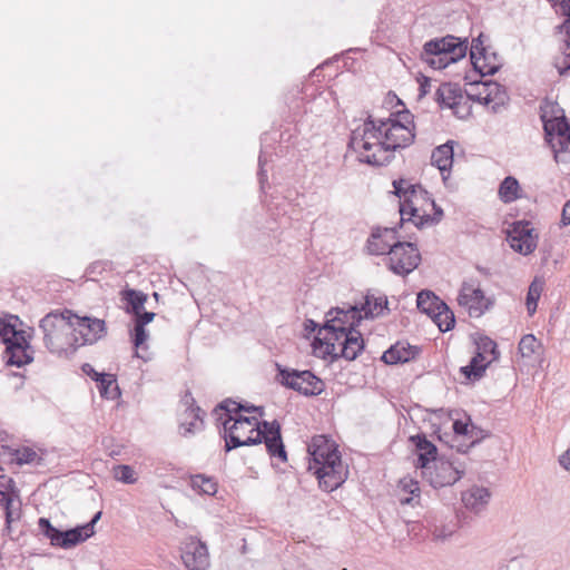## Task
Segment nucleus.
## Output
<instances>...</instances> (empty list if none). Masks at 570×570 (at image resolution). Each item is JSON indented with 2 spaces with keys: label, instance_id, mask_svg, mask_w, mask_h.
Listing matches in <instances>:
<instances>
[{
  "label": "nucleus",
  "instance_id": "obj_27",
  "mask_svg": "<svg viewBox=\"0 0 570 570\" xmlns=\"http://www.w3.org/2000/svg\"><path fill=\"white\" fill-rule=\"evenodd\" d=\"M399 490V501L402 505H416L420 503L421 489L416 480L411 478L401 479Z\"/></svg>",
  "mask_w": 570,
  "mask_h": 570
},
{
  "label": "nucleus",
  "instance_id": "obj_16",
  "mask_svg": "<svg viewBox=\"0 0 570 570\" xmlns=\"http://www.w3.org/2000/svg\"><path fill=\"white\" fill-rule=\"evenodd\" d=\"M385 264L396 275H407L414 271L420 262V252H386Z\"/></svg>",
  "mask_w": 570,
  "mask_h": 570
},
{
  "label": "nucleus",
  "instance_id": "obj_47",
  "mask_svg": "<svg viewBox=\"0 0 570 570\" xmlns=\"http://www.w3.org/2000/svg\"><path fill=\"white\" fill-rule=\"evenodd\" d=\"M13 456L19 465L32 463L38 459L37 452L31 448L17 449Z\"/></svg>",
  "mask_w": 570,
  "mask_h": 570
},
{
  "label": "nucleus",
  "instance_id": "obj_2",
  "mask_svg": "<svg viewBox=\"0 0 570 570\" xmlns=\"http://www.w3.org/2000/svg\"><path fill=\"white\" fill-rule=\"evenodd\" d=\"M313 342L315 353L353 361L364 348L362 334L355 328L364 318L360 306L335 307Z\"/></svg>",
  "mask_w": 570,
  "mask_h": 570
},
{
  "label": "nucleus",
  "instance_id": "obj_12",
  "mask_svg": "<svg viewBox=\"0 0 570 570\" xmlns=\"http://www.w3.org/2000/svg\"><path fill=\"white\" fill-rule=\"evenodd\" d=\"M560 10L566 20L558 28L564 35V38L560 47V55L554 58L553 65L559 75L564 76L570 71V0H562L560 2Z\"/></svg>",
  "mask_w": 570,
  "mask_h": 570
},
{
  "label": "nucleus",
  "instance_id": "obj_5",
  "mask_svg": "<svg viewBox=\"0 0 570 570\" xmlns=\"http://www.w3.org/2000/svg\"><path fill=\"white\" fill-rule=\"evenodd\" d=\"M468 52V41L454 36L435 38L424 43L421 59L433 69H443L463 59Z\"/></svg>",
  "mask_w": 570,
  "mask_h": 570
},
{
  "label": "nucleus",
  "instance_id": "obj_62",
  "mask_svg": "<svg viewBox=\"0 0 570 570\" xmlns=\"http://www.w3.org/2000/svg\"><path fill=\"white\" fill-rule=\"evenodd\" d=\"M488 86H489V87L498 88V83H489Z\"/></svg>",
  "mask_w": 570,
  "mask_h": 570
},
{
  "label": "nucleus",
  "instance_id": "obj_34",
  "mask_svg": "<svg viewBox=\"0 0 570 570\" xmlns=\"http://www.w3.org/2000/svg\"><path fill=\"white\" fill-rule=\"evenodd\" d=\"M499 198L505 203L510 204L521 196V187L517 178L513 176L505 177L500 186H499Z\"/></svg>",
  "mask_w": 570,
  "mask_h": 570
},
{
  "label": "nucleus",
  "instance_id": "obj_8",
  "mask_svg": "<svg viewBox=\"0 0 570 570\" xmlns=\"http://www.w3.org/2000/svg\"><path fill=\"white\" fill-rule=\"evenodd\" d=\"M101 512H97L90 522L67 531L56 529L48 519L40 518L38 521L42 534L50 540L51 546L62 549H70L85 542L95 534V524L100 519Z\"/></svg>",
  "mask_w": 570,
  "mask_h": 570
},
{
  "label": "nucleus",
  "instance_id": "obj_21",
  "mask_svg": "<svg viewBox=\"0 0 570 570\" xmlns=\"http://www.w3.org/2000/svg\"><path fill=\"white\" fill-rule=\"evenodd\" d=\"M462 99L461 89L454 83H441L435 91V101L441 108L454 109Z\"/></svg>",
  "mask_w": 570,
  "mask_h": 570
},
{
  "label": "nucleus",
  "instance_id": "obj_13",
  "mask_svg": "<svg viewBox=\"0 0 570 570\" xmlns=\"http://www.w3.org/2000/svg\"><path fill=\"white\" fill-rule=\"evenodd\" d=\"M508 240L512 249H535L538 234L530 222L519 220L508 230Z\"/></svg>",
  "mask_w": 570,
  "mask_h": 570
},
{
  "label": "nucleus",
  "instance_id": "obj_26",
  "mask_svg": "<svg viewBox=\"0 0 570 570\" xmlns=\"http://www.w3.org/2000/svg\"><path fill=\"white\" fill-rule=\"evenodd\" d=\"M453 141H448L436 147L431 155V163L441 171L445 179L444 173H449L453 164Z\"/></svg>",
  "mask_w": 570,
  "mask_h": 570
},
{
  "label": "nucleus",
  "instance_id": "obj_18",
  "mask_svg": "<svg viewBox=\"0 0 570 570\" xmlns=\"http://www.w3.org/2000/svg\"><path fill=\"white\" fill-rule=\"evenodd\" d=\"M410 441L417 451L416 468L422 470L440 458L438 456V448L424 434L412 435Z\"/></svg>",
  "mask_w": 570,
  "mask_h": 570
},
{
  "label": "nucleus",
  "instance_id": "obj_33",
  "mask_svg": "<svg viewBox=\"0 0 570 570\" xmlns=\"http://www.w3.org/2000/svg\"><path fill=\"white\" fill-rule=\"evenodd\" d=\"M6 510V530L10 532L11 523L19 520L21 515L20 501L17 495L1 492Z\"/></svg>",
  "mask_w": 570,
  "mask_h": 570
},
{
  "label": "nucleus",
  "instance_id": "obj_55",
  "mask_svg": "<svg viewBox=\"0 0 570 570\" xmlns=\"http://www.w3.org/2000/svg\"><path fill=\"white\" fill-rule=\"evenodd\" d=\"M265 163H266V160H265L263 154H261L259 158H258V165H259L258 177H259L261 184H263L267 179L266 171L264 170Z\"/></svg>",
  "mask_w": 570,
  "mask_h": 570
},
{
  "label": "nucleus",
  "instance_id": "obj_37",
  "mask_svg": "<svg viewBox=\"0 0 570 570\" xmlns=\"http://www.w3.org/2000/svg\"><path fill=\"white\" fill-rule=\"evenodd\" d=\"M95 380L99 382L98 389L101 396L116 399L119 395V389L112 374L95 373Z\"/></svg>",
  "mask_w": 570,
  "mask_h": 570
},
{
  "label": "nucleus",
  "instance_id": "obj_31",
  "mask_svg": "<svg viewBox=\"0 0 570 570\" xmlns=\"http://www.w3.org/2000/svg\"><path fill=\"white\" fill-rule=\"evenodd\" d=\"M416 304L422 313L432 317L444 305V302L433 292L425 289L417 294Z\"/></svg>",
  "mask_w": 570,
  "mask_h": 570
},
{
  "label": "nucleus",
  "instance_id": "obj_51",
  "mask_svg": "<svg viewBox=\"0 0 570 570\" xmlns=\"http://www.w3.org/2000/svg\"><path fill=\"white\" fill-rule=\"evenodd\" d=\"M431 206L434 210L433 216L430 215V226L439 223L443 216V210L441 207H439L434 200H431Z\"/></svg>",
  "mask_w": 570,
  "mask_h": 570
},
{
  "label": "nucleus",
  "instance_id": "obj_35",
  "mask_svg": "<svg viewBox=\"0 0 570 570\" xmlns=\"http://www.w3.org/2000/svg\"><path fill=\"white\" fill-rule=\"evenodd\" d=\"M184 420L180 423V433L186 436L199 431L203 426V419L200 416L199 407L186 409Z\"/></svg>",
  "mask_w": 570,
  "mask_h": 570
},
{
  "label": "nucleus",
  "instance_id": "obj_39",
  "mask_svg": "<svg viewBox=\"0 0 570 570\" xmlns=\"http://www.w3.org/2000/svg\"><path fill=\"white\" fill-rule=\"evenodd\" d=\"M543 287H544V281L539 277H535L529 286L525 304H527V309L530 315H533L534 312L537 311L538 301L541 296Z\"/></svg>",
  "mask_w": 570,
  "mask_h": 570
},
{
  "label": "nucleus",
  "instance_id": "obj_61",
  "mask_svg": "<svg viewBox=\"0 0 570 570\" xmlns=\"http://www.w3.org/2000/svg\"><path fill=\"white\" fill-rule=\"evenodd\" d=\"M487 63H495V62L492 61L491 58L487 56Z\"/></svg>",
  "mask_w": 570,
  "mask_h": 570
},
{
  "label": "nucleus",
  "instance_id": "obj_30",
  "mask_svg": "<svg viewBox=\"0 0 570 570\" xmlns=\"http://www.w3.org/2000/svg\"><path fill=\"white\" fill-rule=\"evenodd\" d=\"M549 145L557 163H570V134H559L549 138Z\"/></svg>",
  "mask_w": 570,
  "mask_h": 570
},
{
  "label": "nucleus",
  "instance_id": "obj_1",
  "mask_svg": "<svg viewBox=\"0 0 570 570\" xmlns=\"http://www.w3.org/2000/svg\"><path fill=\"white\" fill-rule=\"evenodd\" d=\"M411 114H399V119H374L368 116L352 130L348 148L357 154L358 160L372 166L387 165L394 151L409 147L415 138L410 124Z\"/></svg>",
  "mask_w": 570,
  "mask_h": 570
},
{
  "label": "nucleus",
  "instance_id": "obj_40",
  "mask_svg": "<svg viewBox=\"0 0 570 570\" xmlns=\"http://www.w3.org/2000/svg\"><path fill=\"white\" fill-rule=\"evenodd\" d=\"M431 318L439 326L441 332L452 330L455 323L454 314L445 303Z\"/></svg>",
  "mask_w": 570,
  "mask_h": 570
},
{
  "label": "nucleus",
  "instance_id": "obj_20",
  "mask_svg": "<svg viewBox=\"0 0 570 570\" xmlns=\"http://www.w3.org/2000/svg\"><path fill=\"white\" fill-rule=\"evenodd\" d=\"M419 354V348L406 342H397L392 345L382 355V361L386 364L406 363Z\"/></svg>",
  "mask_w": 570,
  "mask_h": 570
},
{
  "label": "nucleus",
  "instance_id": "obj_56",
  "mask_svg": "<svg viewBox=\"0 0 570 570\" xmlns=\"http://www.w3.org/2000/svg\"><path fill=\"white\" fill-rule=\"evenodd\" d=\"M561 222L563 225L570 224V200H568L563 206Z\"/></svg>",
  "mask_w": 570,
  "mask_h": 570
},
{
  "label": "nucleus",
  "instance_id": "obj_6",
  "mask_svg": "<svg viewBox=\"0 0 570 570\" xmlns=\"http://www.w3.org/2000/svg\"><path fill=\"white\" fill-rule=\"evenodd\" d=\"M308 470L316 475L320 487L327 492L342 485L348 475L347 466L343 464L338 451L331 455L311 456Z\"/></svg>",
  "mask_w": 570,
  "mask_h": 570
},
{
  "label": "nucleus",
  "instance_id": "obj_53",
  "mask_svg": "<svg viewBox=\"0 0 570 570\" xmlns=\"http://www.w3.org/2000/svg\"><path fill=\"white\" fill-rule=\"evenodd\" d=\"M453 430L456 434L465 435L468 434L469 425L462 421H455L453 423Z\"/></svg>",
  "mask_w": 570,
  "mask_h": 570
},
{
  "label": "nucleus",
  "instance_id": "obj_24",
  "mask_svg": "<svg viewBox=\"0 0 570 570\" xmlns=\"http://www.w3.org/2000/svg\"><path fill=\"white\" fill-rule=\"evenodd\" d=\"M29 350L30 345L26 340L24 342L20 340L18 342L11 343V345H8L6 350L7 354L9 355L7 363L18 367L30 363L33 358Z\"/></svg>",
  "mask_w": 570,
  "mask_h": 570
},
{
  "label": "nucleus",
  "instance_id": "obj_46",
  "mask_svg": "<svg viewBox=\"0 0 570 570\" xmlns=\"http://www.w3.org/2000/svg\"><path fill=\"white\" fill-rule=\"evenodd\" d=\"M114 478L125 484H134L137 481L134 469L126 464L117 465L114 468Z\"/></svg>",
  "mask_w": 570,
  "mask_h": 570
},
{
  "label": "nucleus",
  "instance_id": "obj_38",
  "mask_svg": "<svg viewBox=\"0 0 570 570\" xmlns=\"http://www.w3.org/2000/svg\"><path fill=\"white\" fill-rule=\"evenodd\" d=\"M122 301H125L128 305V311H130L134 315L140 313L145 308V304L147 302V295L140 291L136 289H125L122 293Z\"/></svg>",
  "mask_w": 570,
  "mask_h": 570
},
{
  "label": "nucleus",
  "instance_id": "obj_29",
  "mask_svg": "<svg viewBox=\"0 0 570 570\" xmlns=\"http://www.w3.org/2000/svg\"><path fill=\"white\" fill-rule=\"evenodd\" d=\"M541 118L543 121V129L548 142L549 138H553L559 134H570V125L567 122L563 115L548 118L546 112H543Z\"/></svg>",
  "mask_w": 570,
  "mask_h": 570
},
{
  "label": "nucleus",
  "instance_id": "obj_58",
  "mask_svg": "<svg viewBox=\"0 0 570 570\" xmlns=\"http://www.w3.org/2000/svg\"><path fill=\"white\" fill-rule=\"evenodd\" d=\"M316 327H317V324L314 321L307 320L305 322V330L306 331H315Z\"/></svg>",
  "mask_w": 570,
  "mask_h": 570
},
{
  "label": "nucleus",
  "instance_id": "obj_43",
  "mask_svg": "<svg viewBox=\"0 0 570 570\" xmlns=\"http://www.w3.org/2000/svg\"><path fill=\"white\" fill-rule=\"evenodd\" d=\"M540 348V343L534 335H524L519 343V352L523 357H532Z\"/></svg>",
  "mask_w": 570,
  "mask_h": 570
},
{
  "label": "nucleus",
  "instance_id": "obj_11",
  "mask_svg": "<svg viewBox=\"0 0 570 570\" xmlns=\"http://www.w3.org/2000/svg\"><path fill=\"white\" fill-rule=\"evenodd\" d=\"M75 333H78L79 346L95 344L107 335V327L104 320L96 317H80L73 314Z\"/></svg>",
  "mask_w": 570,
  "mask_h": 570
},
{
  "label": "nucleus",
  "instance_id": "obj_3",
  "mask_svg": "<svg viewBox=\"0 0 570 570\" xmlns=\"http://www.w3.org/2000/svg\"><path fill=\"white\" fill-rule=\"evenodd\" d=\"M262 425L263 428L255 416L238 415L225 419L223 428L226 451L264 442L271 456L285 462L287 455L281 436L279 423L264 421Z\"/></svg>",
  "mask_w": 570,
  "mask_h": 570
},
{
  "label": "nucleus",
  "instance_id": "obj_4",
  "mask_svg": "<svg viewBox=\"0 0 570 570\" xmlns=\"http://www.w3.org/2000/svg\"><path fill=\"white\" fill-rule=\"evenodd\" d=\"M39 327L43 333L45 345L51 353L69 357L79 347L71 311L48 313L40 321Z\"/></svg>",
  "mask_w": 570,
  "mask_h": 570
},
{
  "label": "nucleus",
  "instance_id": "obj_15",
  "mask_svg": "<svg viewBox=\"0 0 570 570\" xmlns=\"http://www.w3.org/2000/svg\"><path fill=\"white\" fill-rule=\"evenodd\" d=\"M413 247L411 242H401L393 227H375L367 239V249H399L403 246Z\"/></svg>",
  "mask_w": 570,
  "mask_h": 570
},
{
  "label": "nucleus",
  "instance_id": "obj_36",
  "mask_svg": "<svg viewBox=\"0 0 570 570\" xmlns=\"http://www.w3.org/2000/svg\"><path fill=\"white\" fill-rule=\"evenodd\" d=\"M334 451H338L337 445L325 435L314 436L308 444V454L311 456L331 455Z\"/></svg>",
  "mask_w": 570,
  "mask_h": 570
},
{
  "label": "nucleus",
  "instance_id": "obj_54",
  "mask_svg": "<svg viewBox=\"0 0 570 570\" xmlns=\"http://www.w3.org/2000/svg\"><path fill=\"white\" fill-rule=\"evenodd\" d=\"M559 463L564 470L570 472V449L560 455Z\"/></svg>",
  "mask_w": 570,
  "mask_h": 570
},
{
  "label": "nucleus",
  "instance_id": "obj_41",
  "mask_svg": "<svg viewBox=\"0 0 570 570\" xmlns=\"http://www.w3.org/2000/svg\"><path fill=\"white\" fill-rule=\"evenodd\" d=\"M148 333L145 330V326L141 325H135L134 333H132V343L136 347V356L142 358L144 361H148L150 358L149 354H145V351L147 350V346L145 345L146 341L148 340Z\"/></svg>",
  "mask_w": 570,
  "mask_h": 570
},
{
  "label": "nucleus",
  "instance_id": "obj_48",
  "mask_svg": "<svg viewBox=\"0 0 570 570\" xmlns=\"http://www.w3.org/2000/svg\"><path fill=\"white\" fill-rule=\"evenodd\" d=\"M544 256L541 259V265L547 272H552L557 268V265L563 259L561 252H544Z\"/></svg>",
  "mask_w": 570,
  "mask_h": 570
},
{
  "label": "nucleus",
  "instance_id": "obj_59",
  "mask_svg": "<svg viewBox=\"0 0 570 570\" xmlns=\"http://www.w3.org/2000/svg\"><path fill=\"white\" fill-rule=\"evenodd\" d=\"M479 100L485 106L490 105V102L492 101L491 94H488L484 97H479Z\"/></svg>",
  "mask_w": 570,
  "mask_h": 570
},
{
  "label": "nucleus",
  "instance_id": "obj_45",
  "mask_svg": "<svg viewBox=\"0 0 570 570\" xmlns=\"http://www.w3.org/2000/svg\"><path fill=\"white\" fill-rule=\"evenodd\" d=\"M191 487L209 495L215 494L217 491V484L212 479L200 474L191 478Z\"/></svg>",
  "mask_w": 570,
  "mask_h": 570
},
{
  "label": "nucleus",
  "instance_id": "obj_60",
  "mask_svg": "<svg viewBox=\"0 0 570 570\" xmlns=\"http://www.w3.org/2000/svg\"><path fill=\"white\" fill-rule=\"evenodd\" d=\"M478 271H480V272H482V273H484V274H487V275L489 274V271H488V269H483V268H481V267H479V266H478Z\"/></svg>",
  "mask_w": 570,
  "mask_h": 570
},
{
  "label": "nucleus",
  "instance_id": "obj_49",
  "mask_svg": "<svg viewBox=\"0 0 570 570\" xmlns=\"http://www.w3.org/2000/svg\"><path fill=\"white\" fill-rule=\"evenodd\" d=\"M155 313L146 312L145 308L135 315V325L146 326L155 318Z\"/></svg>",
  "mask_w": 570,
  "mask_h": 570
},
{
  "label": "nucleus",
  "instance_id": "obj_63",
  "mask_svg": "<svg viewBox=\"0 0 570 570\" xmlns=\"http://www.w3.org/2000/svg\"><path fill=\"white\" fill-rule=\"evenodd\" d=\"M522 253H523L524 255H528V254H529L530 252H528V250H524V252H522Z\"/></svg>",
  "mask_w": 570,
  "mask_h": 570
},
{
  "label": "nucleus",
  "instance_id": "obj_28",
  "mask_svg": "<svg viewBox=\"0 0 570 570\" xmlns=\"http://www.w3.org/2000/svg\"><path fill=\"white\" fill-rule=\"evenodd\" d=\"M492 361L483 353H475L466 366L461 367L462 374L468 380H479Z\"/></svg>",
  "mask_w": 570,
  "mask_h": 570
},
{
  "label": "nucleus",
  "instance_id": "obj_10",
  "mask_svg": "<svg viewBox=\"0 0 570 570\" xmlns=\"http://www.w3.org/2000/svg\"><path fill=\"white\" fill-rule=\"evenodd\" d=\"M458 303L472 317H480L491 305V301L485 297L479 283L474 281L462 283L458 295Z\"/></svg>",
  "mask_w": 570,
  "mask_h": 570
},
{
  "label": "nucleus",
  "instance_id": "obj_17",
  "mask_svg": "<svg viewBox=\"0 0 570 570\" xmlns=\"http://www.w3.org/2000/svg\"><path fill=\"white\" fill-rule=\"evenodd\" d=\"M470 60L474 70L481 76L494 75L500 68L498 63H487V49L483 46L482 35L472 40Z\"/></svg>",
  "mask_w": 570,
  "mask_h": 570
},
{
  "label": "nucleus",
  "instance_id": "obj_44",
  "mask_svg": "<svg viewBox=\"0 0 570 570\" xmlns=\"http://www.w3.org/2000/svg\"><path fill=\"white\" fill-rule=\"evenodd\" d=\"M476 353H483L489 360L495 361L498 358L497 344L488 336H481L475 342Z\"/></svg>",
  "mask_w": 570,
  "mask_h": 570
},
{
  "label": "nucleus",
  "instance_id": "obj_42",
  "mask_svg": "<svg viewBox=\"0 0 570 570\" xmlns=\"http://www.w3.org/2000/svg\"><path fill=\"white\" fill-rule=\"evenodd\" d=\"M0 338L7 346L20 340L24 342L23 333L17 331L14 324L11 323H0Z\"/></svg>",
  "mask_w": 570,
  "mask_h": 570
},
{
  "label": "nucleus",
  "instance_id": "obj_52",
  "mask_svg": "<svg viewBox=\"0 0 570 570\" xmlns=\"http://www.w3.org/2000/svg\"><path fill=\"white\" fill-rule=\"evenodd\" d=\"M498 570H522V563L518 559H512L508 563L500 566Z\"/></svg>",
  "mask_w": 570,
  "mask_h": 570
},
{
  "label": "nucleus",
  "instance_id": "obj_23",
  "mask_svg": "<svg viewBox=\"0 0 570 570\" xmlns=\"http://www.w3.org/2000/svg\"><path fill=\"white\" fill-rule=\"evenodd\" d=\"M416 203L400 204L401 223H413L417 228L430 226V215L416 207Z\"/></svg>",
  "mask_w": 570,
  "mask_h": 570
},
{
  "label": "nucleus",
  "instance_id": "obj_50",
  "mask_svg": "<svg viewBox=\"0 0 570 570\" xmlns=\"http://www.w3.org/2000/svg\"><path fill=\"white\" fill-rule=\"evenodd\" d=\"M420 88H419V98H423L430 92L431 89V80L428 77H422L419 79Z\"/></svg>",
  "mask_w": 570,
  "mask_h": 570
},
{
  "label": "nucleus",
  "instance_id": "obj_57",
  "mask_svg": "<svg viewBox=\"0 0 570 570\" xmlns=\"http://www.w3.org/2000/svg\"><path fill=\"white\" fill-rule=\"evenodd\" d=\"M82 371L87 375L92 376V379L95 380V373H97V372L95 371V368L90 364H88V363L83 364L82 365Z\"/></svg>",
  "mask_w": 570,
  "mask_h": 570
},
{
  "label": "nucleus",
  "instance_id": "obj_22",
  "mask_svg": "<svg viewBox=\"0 0 570 570\" xmlns=\"http://www.w3.org/2000/svg\"><path fill=\"white\" fill-rule=\"evenodd\" d=\"M393 187L395 195L401 199L403 198L401 204L416 203L428 194L420 185H414L403 178L394 180Z\"/></svg>",
  "mask_w": 570,
  "mask_h": 570
},
{
  "label": "nucleus",
  "instance_id": "obj_32",
  "mask_svg": "<svg viewBox=\"0 0 570 570\" xmlns=\"http://www.w3.org/2000/svg\"><path fill=\"white\" fill-rule=\"evenodd\" d=\"M224 411V413L219 414L218 421L223 423L225 419H228V416H238L239 412L244 411L247 413L252 412H259V416L263 415V411L259 407L256 406H245L242 405L235 401L226 400L223 403H220L216 409L215 412Z\"/></svg>",
  "mask_w": 570,
  "mask_h": 570
},
{
  "label": "nucleus",
  "instance_id": "obj_14",
  "mask_svg": "<svg viewBox=\"0 0 570 570\" xmlns=\"http://www.w3.org/2000/svg\"><path fill=\"white\" fill-rule=\"evenodd\" d=\"M181 559L188 570H206L209 567L207 547L195 538L184 543Z\"/></svg>",
  "mask_w": 570,
  "mask_h": 570
},
{
  "label": "nucleus",
  "instance_id": "obj_7",
  "mask_svg": "<svg viewBox=\"0 0 570 570\" xmlns=\"http://www.w3.org/2000/svg\"><path fill=\"white\" fill-rule=\"evenodd\" d=\"M466 465L458 456H440L421 470L422 478L434 489L451 487L463 478Z\"/></svg>",
  "mask_w": 570,
  "mask_h": 570
},
{
  "label": "nucleus",
  "instance_id": "obj_64",
  "mask_svg": "<svg viewBox=\"0 0 570 570\" xmlns=\"http://www.w3.org/2000/svg\"><path fill=\"white\" fill-rule=\"evenodd\" d=\"M342 570H347L346 568L342 569Z\"/></svg>",
  "mask_w": 570,
  "mask_h": 570
},
{
  "label": "nucleus",
  "instance_id": "obj_19",
  "mask_svg": "<svg viewBox=\"0 0 570 570\" xmlns=\"http://www.w3.org/2000/svg\"><path fill=\"white\" fill-rule=\"evenodd\" d=\"M491 498L490 491L484 487L473 485L462 492L461 500L464 507L474 512L480 513L485 509Z\"/></svg>",
  "mask_w": 570,
  "mask_h": 570
},
{
  "label": "nucleus",
  "instance_id": "obj_9",
  "mask_svg": "<svg viewBox=\"0 0 570 570\" xmlns=\"http://www.w3.org/2000/svg\"><path fill=\"white\" fill-rule=\"evenodd\" d=\"M277 381L287 389L305 396H316L324 392L325 383L313 372L282 367L277 364Z\"/></svg>",
  "mask_w": 570,
  "mask_h": 570
},
{
  "label": "nucleus",
  "instance_id": "obj_25",
  "mask_svg": "<svg viewBox=\"0 0 570 570\" xmlns=\"http://www.w3.org/2000/svg\"><path fill=\"white\" fill-rule=\"evenodd\" d=\"M387 298L384 295L376 296L374 294H367L364 297V302L360 305L364 318L379 317L387 311Z\"/></svg>",
  "mask_w": 570,
  "mask_h": 570
}]
</instances>
